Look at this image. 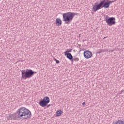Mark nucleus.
Here are the masks:
<instances>
[{"instance_id": "f257e3e1", "label": "nucleus", "mask_w": 124, "mask_h": 124, "mask_svg": "<svg viewBox=\"0 0 124 124\" xmlns=\"http://www.w3.org/2000/svg\"><path fill=\"white\" fill-rule=\"evenodd\" d=\"M16 115L18 118H23L25 119H30L31 117V112L25 107L18 109L16 111Z\"/></svg>"}, {"instance_id": "f03ea898", "label": "nucleus", "mask_w": 124, "mask_h": 124, "mask_svg": "<svg viewBox=\"0 0 124 124\" xmlns=\"http://www.w3.org/2000/svg\"><path fill=\"white\" fill-rule=\"evenodd\" d=\"M78 14H76L75 13L72 12H67L63 14V21L65 22V24H67L69 25L70 23L72 22V20H73V18H74V16L75 15H77Z\"/></svg>"}, {"instance_id": "7ed1b4c3", "label": "nucleus", "mask_w": 124, "mask_h": 124, "mask_svg": "<svg viewBox=\"0 0 124 124\" xmlns=\"http://www.w3.org/2000/svg\"><path fill=\"white\" fill-rule=\"evenodd\" d=\"M35 73H36V72H34L31 69H27L26 70H23L21 71V78L26 80L28 78H30L32 77Z\"/></svg>"}, {"instance_id": "20e7f679", "label": "nucleus", "mask_w": 124, "mask_h": 124, "mask_svg": "<svg viewBox=\"0 0 124 124\" xmlns=\"http://www.w3.org/2000/svg\"><path fill=\"white\" fill-rule=\"evenodd\" d=\"M104 21L108 24V26H113L116 25V18L114 17H110L108 15L104 16Z\"/></svg>"}, {"instance_id": "39448f33", "label": "nucleus", "mask_w": 124, "mask_h": 124, "mask_svg": "<svg viewBox=\"0 0 124 124\" xmlns=\"http://www.w3.org/2000/svg\"><path fill=\"white\" fill-rule=\"evenodd\" d=\"M102 8V7L101 6V3L100 2L99 4H97V3H95L93 5V7L92 8V11L93 12H96L97 10H99V9H101Z\"/></svg>"}, {"instance_id": "423d86ee", "label": "nucleus", "mask_w": 124, "mask_h": 124, "mask_svg": "<svg viewBox=\"0 0 124 124\" xmlns=\"http://www.w3.org/2000/svg\"><path fill=\"white\" fill-rule=\"evenodd\" d=\"M83 56L85 59H91L93 57V53L90 50H85L83 52Z\"/></svg>"}, {"instance_id": "0eeeda50", "label": "nucleus", "mask_w": 124, "mask_h": 124, "mask_svg": "<svg viewBox=\"0 0 124 124\" xmlns=\"http://www.w3.org/2000/svg\"><path fill=\"white\" fill-rule=\"evenodd\" d=\"M65 56H66V57L68 59V60H70V61H71V62H73V56H72L71 53H66L65 54Z\"/></svg>"}, {"instance_id": "6e6552de", "label": "nucleus", "mask_w": 124, "mask_h": 124, "mask_svg": "<svg viewBox=\"0 0 124 124\" xmlns=\"http://www.w3.org/2000/svg\"><path fill=\"white\" fill-rule=\"evenodd\" d=\"M43 100L46 103V105H48V103L50 102V98L48 96H45L43 99Z\"/></svg>"}, {"instance_id": "1a4fd4ad", "label": "nucleus", "mask_w": 124, "mask_h": 124, "mask_svg": "<svg viewBox=\"0 0 124 124\" xmlns=\"http://www.w3.org/2000/svg\"><path fill=\"white\" fill-rule=\"evenodd\" d=\"M62 20L60 18H57L55 21V24L58 26V27H60V26L62 25Z\"/></svg>"}, {"instance_id": "9d476101", "label": "nucleus", "mask_w": 124, "mask_h": 124, "mask_svg": "<svg viewBox=\"0 0 124 124\" xmlns=\"http://www.w3.org/2000/svg\"><path fill=\"white\" fill-rule=\"evenodd\" d=\"M39 104L40 105V106H41L42 107H46L47 106V105L46 102H45L43 100H41L39 101Z\"/></svg>"}, {"instance_id": "9b49d317", "label": "nucleus", "mask_w": 124, "mask_h": 124, "mask_svg": "<svg viewBox=\"0 0 124 124\" xmlns=\"http://www.w3.org/2000/svg\"><path fill=\"white\" fill-rule=\"evenodd\" d=\"M108 51H109V49L106 48L104 49H98L97 51L96 54H100L101 53H103V52H108Z\"/></svg>"}, {"instance_id": "f8f14e48", "label": "nucleus", "mask_w": 124, "mask_h": 124, "mask_svg": "<svg viewBox=\"0 0 124 124\" xmlns=\"http://www.w3.org/2000/svg\"><path fill=\"white\" fill-rule=\"evenodd\" d=\"M62 111L61 110H59L56 112V115L57 117L62 116Z\"/></svg>"}, {"instance_id": "ddd939ff", "label": "nucleus", "mask_w": 124, "mask_h": 124, "mask_svg": "<svg viewBox=\"0 0 124 124\" xmlns=\"http://www.w3.org/2000/svg\"><path fill=\"white\" fill-rule=\"evenodd\" d=\"M112 124H124V122L123 120H118L115 123Z\"/></svg>"}, {"instance_id": "4468645a", "label": "nucleus", "mask_w": 124, "mask_h": 124, "mask_svg": "<svg viewBox=\"0 0 124 124\" xmlns=\"http://www.w3.org/2000/svg\"><path fill=\"white\" fill-rule=\"evenodd\" d=\"M7 119L8 121L12 120L13 119V114L10 115L9 116H8Z\"/></svg>"}, {"instance_id": "2eb2a0df", "label": "nucleus", "mask_w": 124, "mask_h": 124, "mask_svg": "<svg viewBox=\"0 0 124 124\" xmlns=\"http://www.w3.org/2000/svg\"><path fill=\"white\" fill-rule=\"evenodd\" d=\"M72 51V49H69L64 52V54H70V52Z\"/></svg>"}, {"instance_id": "dca6fc26", "label": "nucleus", "mask_w": 124, "mask_h": 124, "mask_svg": "<svg viewBox=\"0 0 124 124\" xmlns=\"http://www.w3.org/2000/svg\"><path fill=\"white\" fill-rule=\"evenodd\" d=\"M107 1H108V2L109 3V5L110 3H113V2H115V0H107Z\"/></svg>"}, {"instance_id": "f3484780", "label": "nucleus", "mask_w": 124, "mask_h": 124, "mask_svg": "<svg viewBox=\"0 0 124 124\" xmlns=\"http://www.w3.org/2000/svg\"><path fill=\"white\" fill-rule=\"evenodd\" d=\"M53 60L55 62H56V63H60V61L57 60V59L53 58Z\"/></svg>"}, {"instance_id": "a211bd4d", "label": "nucleus", "mask_w": 124, "mask_h": 124, "mask_svg": "<svg viewBox=\"0 0 124 124\" xmlns=\"http://www.w3.org/2000/svg\"><path fill=\"white\" fill-rule=\"evenodd\" d=\"M73 61H75V62H78V61H79V58H75V59H73Z\"/></svg>"}, {"instance_id": "6ab92c4d", "label": "nucleus", "mask_w": 124, "mask_h": 124, "mask_svg": "<svg viewBox=\"0 0 124 124\" xmlns=\"http://www.w3.org/2000/svg\"><path fill=\"white\" fill-rule=\"evenodd\" d=\"M123 92H124V90H122L120 92H119V94H122V93H123Z\"/></svg>"}, {"instance_id": "aec40b11", "label": "nucleus", "mask_w": 124, "mask_h": 124, "mask_svg": "<svg viewBox=\"0 0 124 124\" xmlns=\"http://www.w3.org/2000/svg\"><path fill=\"white\" fill-rule=\"evenodd\" d=\"M109 52H111L112 53H113V52H114V50H109Z\"/></svg>"}, {"instance_id": "412c9836", "label": "nucleus", "mask_w": 124, "mask_h": 124, "mask_svg": "<svg viewBox=\"0 0 124 124\" xmlns=\"http://www.w3.org/2000/svg\"><path fill=\"white\" fill-rule=\"evenodd\" d=\"M85 104H86V103H85V102H84L82 103V105H85Z\"/></svg>"}, {"instance_id": "4be33fe9", "label": "nucleus", "mask_w": 124, "mask_h": 124, "mask_svg": "<svg viewBox=\"0 0 124 124\" xmlns=\"http://www.w3.org/2000/svg\"><path fill=\"white\" fill-rule=\"evenodd\" d=\"M50 105H48L47 106V107H49V106H50Z\"/></svg>"}, {"instance_id": "5701e85b", "label": "nucleus", "mask_w": 124, "mask_h": 124, "mask_svg": "<svg viewBox=\"0 0 124 124\" xmlns=\"http://www.w3.org/2000/svg\"><path fill=\"white\" fill-rule=\"evenodd\" d=\"M104 38H105V37H104Z\"/></svg>"}]
</instances>
